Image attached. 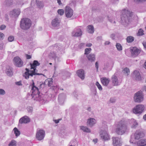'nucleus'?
<instances>
[{
  "instance_id": "obj_1",
  "label": "nucleus",
  "mask_w": 146,
  "mask_h": 146,
  "mask_svg": "<svg viewBox=\"0 0 146 146\" xmlns=\"http://www.w3.org/2000/svg\"><path fill=\"white\" fill-rule=\"evenodd\" d=\"M40 65V64L38 61L36 60H34L32 64H30L31 69H33V70H30L26 68L25 70L26 72H25L24 75L25 78L26 79H28L29 78V76H33V75H42L43 76H45V75L43 74L36 72V70L37 71V70L36 69V67L37 66H39Z\"/></svg>"
},
{
  "instance_id": "obj_2",
  "label": "nucleus",
  "mask_w": 146,
  "mask_h": 146,
  "mask_svg": "<svg viewBox=\"0 0 146 146\" xmlns=\"http://www.w3.org/2000/svg\"><path fill=\"white\" fill-rule=\"evenodd\" d=\"M131 10H123L120 22L125 26H127L129 23L130 17L133 15Z\"/></svg>"
},
{
  "instance_id": "obj_3",
  "label": "nucleus",
  "mask_w": 146,
  "mask_h": 146,
  "mask_svg": "<svg viewBox=\"0 0 146 146\" xmlns=\"http://www.w3.org/2000/svg\"><path fill=\"white\" fill-rule=\"evenodd\" d=\"M127 129L126 121L123 119L118 122L115 130V132L118 135H122L127 131Z\"/></svg>"
},
{
  "instance_id": "obj_4",
  "label": "nucleus",
  "mask_w": 146,
  "mask_h": 146,
  "mask_svg": "<svg viewBox=\"0 0 146 146\" xmlns=\"http://www.w3.org/2000/svg\"><path fill=\"white\" fill-rule=\"evenodd\" d=\"M33 82L31 90L32 91L31 95L34 100L36 101H41L43 100V95L40 93L39 91V89L35 85L33 80Z\"/></svg>"
},
{
  "instance_id": "obj_5",
  "label": "nucleus",
  "mask_w": 146,
  "mask_h": 146,
  "mask_svg": "<svg viewBox=\"0 0 146 146\" xmlns=\"http://www.w3.org/2000/svg\"><path fill=\"white\" fill-rule=\"evenodd\" d=\"M31 24V20L28 18L22 19L20 22V27L21 29L27 30L29 29Z\"/></svg>"
},
{
  "instance_id": "obj_6",
  "label": "nucleus",
  "mask_w": 146,
  "mask_h": 146,
  "mask_svg": "<svg viewBox=\"0 0 146 146\" xmlns=\"http://www.w3.org/2000/svg\"><path fill=\"white\" fill-rule=\"evenodd\" d=\"M144 95L143 92L140 90L136 92L133 96V101L136 103H140L143 100Z\"/></svg>"
},
{
  "instance_id": "obj_7",
  "label": "nucleus",
  "mask_w": 146,
  "mask_h": 146,
  "mask_svg": "<svg viewBox=\"0 0 146 146\" xmlns=\"http://www.w3.org/2000/svg\"><path fill=\"white\" fill-rule=\"evenodd\" d=\"M130 52L131 56L133 58L137 56L141 52L140 50L136 47H131L130 48Z\"/></svg>"
},
{
  "instance_id": "obj_8",
  "label": "nucleus",
  "mask_w": 146,
  "mask_h": 146,
  "mask_svg": "<svg viewBox=\"0 0 146 146\" xmlns=\"http://www.w3.org/2000/svg\"><path fill=\"white\" fill-rule=\"evenodd\" d=\"M145 107L142 104H139L136 106L133 110V113L137 114H141L144 110Z\"/></svg>"
},
{
  "instance_id": "obj_9",
  "label": "nucleus",
  "mask_w": 146,
  "mask_h": 146,
  "mask_svg": "<svg viewBox=\"0 0 146 146\" xmlns=\"http://www.w3.org/2000/svg\"><path fill=\"white\" fill-rule=\"evenodd\" d=\"M14 64L16 66L20 67L23 66V62L21 59L18 56L14 58L13 59Z\"/></svg>"
},
{
  "instance_id": "obj_10",
  "label": "nucleus",
  "mask_w": 146,
  "mask_h": 146,
  "mask_svg": "<svg viewBox=\"0 0 146 146\" xmlns=\"http://www.w3.org/2000/svg\"><path fill=\"white\" fill-rule=\"evenodd\" d=\"M45 131L42 129H40L37 131L36 137V139L39 141L42 140L45 136Z\"/></svg>"
},
{
  "instance_id": "obj_11",
  "label": "nucleus",
  "mask_w": 146,
  "mask_h": 146,
  "mask_svg": "<svg viewBox=\"0 0 146 146\" xmlns=\"http://www.w3.org/2000/svg\"><path fill=\"white\" fill-rule=\"evenodd\" d=\"M100 134L101 138L104 140L106 141L110 139V137L106 131L101 130Z\"/></svg>"
},
{
  "instance_id": "obj_12",
  "label": "nucleus",
  "mask_w": 146,
  "mask_h": 146,
  "mask_svg": "<svg viewBox=\"0 0 146 146\" xmlns=\"http://www.w3.org/2000/svg\"><path fill=\"white\" fill-rule=\"evenodd\" d=\"M111 80L114 86H117L120 84L121 82L118 79L115 74L113 75L111 78Z\"/></svg>"
},
{
  "instance_id": "obj_13",
  "label": "nucleus",
  "mask_w": 146,
  "mask_h": 146,
  "mask_svg": "<svg viewBox=\"0 0 146 146\" xmlns=\"http://www.w3.org/2000/svg\"><path fill=\"white\" fill-rule=\"evenodd\" d=\"M113 144L114 146H121L122 145V142L120 138L118 137H112Z\"/></svg>"
},
{
  "instance_id": "obj_14",
  "label": "nucleus",
  "mask_w": 146,
  "mask_h": 146,
  "mask_svg": "<svg viewBox=\"0 0 146 146\" xmlns=\"http://www.w3.org/2000/svg\"><path fill=\"white\" fill-rule=\"evenodd\" d=\"M82 32L80 29H74L72 32V36L73 37H78L81 36L82 35Z\"/></svg>"
},
{
  "instance_id": "obj_15",
  "label": "nucleus",
  "mask_w": 146,
  "mask_h": 146,
  "mask_svg": "<svg viewBox=\"0 0 146 146\" xmlns=\"http://www.w3.org/2000/svg\"><path fill=\"white\" fill-rule=\"evenodd\" d=\"M144 136V133L141 131H137L134 134L135 139H139L140 138L143 137Z\"/></svg>"
},
{
  "instance_id": "obj_16",
  "label": "nucleus",
  "mask_w": 146,
  "mask_h": 146,
  "mask_svg": "<svg viewBox=\"0 0 146 146\" xmlns=\"http://www.w3.org/2000/svg\"><path fill=\"white\" fill-rule=\"evenodd\" d=\"M20 13V11L19 10H13L10 12L9 15L12 17H17Z\"/></svg>"
},
{
  "instance_id": "obj_17",
  "label": "nucleus",
  "mask_w": 146,
  "mask_h": 146,
  "mask_svg": "<svg viewBox=\"0 0 146 146\" xmlns=\"http://www.w3.org/2000/svg\"><path fill=\"white\" fill-rule=\"evenodd\" d=\"M30 119L29 117L25 116L21 118L19 120V122L22 124L23 123H27L30 121Z\"/></svg>"
},
{
  "instance_id": "obj_18",
  "label": "nucleus",
  "mask_w": 146,
  "mask_h": 146,
  "mask_svg": "<svg viewBox=\"0 0 146 146\" xmlns=\"http://www.w3.org/2000/svg\"><path fill=\"white\" fill-rule=\"evenodd\" d=\"M133 77L137 80H140L141 79V77L139 71H134L133 75Z\"/></svg>"
},
{
  "instance_id": "obj_19",
  "label": "nucleus",
  "mask_w": 146,
  "mask_h": 146,
  "mask_svg": "<svg viewBox=\"0 0 146 146\" xmlns=\"http://www.w3.org/2000/svg\"><path fill=\"white\" fill-rule=\"evenodd\" d=\"M77 73L78 76L82 80H84L85 78L84 71L83 69H80L77 71Z\"/></svg>"
},
{
  "instance_id": "obj_20",
  "label": "nucleus",
  "mask_w": 146,
  "mask_h": 146,
  "mask_svg": "<svg viewBox=\"0 0 146 146\" xmlns=\"http://www.w3.org/2000/svg\"><path fill=\"white\" fill-rule=\"evenodd\" d=\"M66 95L64 93L60 94L58 96V100L60 104L63 103L66 98Z\"/></svg>"
},
{
  "instance_id": "obj_21",
  "label": "nucleus",
  "mask_w": 146,
  "mask_h": 146,
  "mask_svg": "<svg viewBox=\"0 0 146 146\" xmlns=\"http://www.w3.org/2000/svg\"><path fill=\"white\" fill-rule=\"evenodd\" d=\"M88 61L91 62H94L96 59L95 55L94 54L91 53L86 56Z\"/></svg>"
},
{
  "instance_id": "obj_22",
  "label": "nucleus",
  "mask_w": 146,
  "mask_h": 146,
  "mask_svg": "<svg viewBox=\"0 0 146 146\" xmlns=\"http://www.w3.org/2000/svg\"><path fill=\"white\" fill-rule=\"evenodd\" d=\"M6 72L7 75L9 76H11L13 75L12 68L9 66L6 67Z\"/></svg>"
},
{
  "instance_id": "obj_23",
  "label": "nucleus",
  "mask_w": 146,
  "mask_h": 146,
  "mask_svg": "<svg viewBox=\"0 0 146 146\" xmlns=\"http://www.w3.org/2000/svg\"><path fill=\"white\" fill-rule=\"evenodd\" d=\"M60 21L58 18H56L53 20L52 22V25L54 27L58 26L59 25Z\"/></svg>"
},
{
  "instance_id": "obj_24",
  "label": "nucleus",
  "mask_w": 146,
  "mask_h": 146,
  "mask_svg": "<svg viewBox=\"0 0 146 146\" xmlns=\"http://www.w3.org/2000/svg\"><path fill=\"white\" fill-rule=\"evenodd\" d=\"M95 119L92 118H90L88 120L87 125L90 126H92L96 123Z\"/></svg>"
},
{
  "instance_id": "obj_25",
  "label": "nucleus",
  "mask_w": 146,
  "mask_h": 146,
  "mask_svg": "<svg viewBox=\"0 0 146 146\" xmlns=\"http://www.w3.org/2000/svg\"><path fill=\"white\" fill-rule=\"evenodd\" d=\"M129 123L132 125L131 128H136L138 125V123L136 121V120L133 119H132L129 121Z\"/></svg>"
},
{
  "instance_id": "obj_26",
  "label": "nucleus",
  "mask_w": 146,
  "mask_h": 146,
  "mask_svg": "<svg viewBox=\"0 0 146 146\" xmlns=\"http://www.w3.org/2000/svg\"><path fill=\"white\" fill-rule=\"evenodd\" d=\"M101 81L102 84L105 86L108 85L110 82L109 79L106 77L102 78L101 79Z\"/></svg>"
},
{
  "instance_id": "obj_27",
  "label": "nucleus",
  "mask_w": 146,
  "mask_h": 146,
  "mask_svg": "<svg viewBox=\"0 0 146 146\" xmlns=\"http://www.w3.org/2000/svg\"><path fill=\"white\" fill-rule=\"evenodd\" d=\"M65 15L67 18L71 17L73 15V10H66Z\"/></svg>"
},
{
  "instance_id": "obj_28",
  "label": "nucleus",
  "mask_w": 146,
  "mask_h": 146,
  "mask_svg": "<svg viewBox=\"0 0 146 146\" xmlns=\"http://www.w3.org/2000/svg\"><path fill=\"white\" fill-rule=\"evenodd\" d=\"M139 146H144L146 145V139H142L140 140L137 143Z\"/></svg>"
},
{
  "instance_id": "obj_29",
  "label": "nucleus",
  "mask_w": 146,
  "mask_h": 146,
  "mask_svg": "<svg viewBox=\"0 0 146 146\" xmlns=\"http://www.w3.org/2000/svg\"><path fill=\"white\" fill-rule=\"evenodd\" d=\"M87 31L91 34L94 33V27L91 25H88L87 27Z\"/></svg>"
},
{
  "instance_id": "obj_30",
  "label": "nucleus",
  "mask_w": 146,
  "mask_h": 146,
  "mask_svg": "<svg viewBox=\"0 0 146 146\" xmlns=\"http://www.w3.org/2000/svg\"><path fill=\"white\" fill-rule=\"evenodd\" d=\"M80 129L85 132L89 133L91 131L90 129L87 128L86 127H84V126H80Z\"/></svg>"
},
{
  "instance_id": "obj_31",
  "label": "nucleus",
  "mask_w": 146,
  "mask_h": 146,
  "mask_svg": "<svg viewBox=\"0 0 146 146\" xmlns=\"http://www.w3.org/2000/svg\"><path fill=\"white\" fill-rule=\"evenodd\" d=\"M134 38L132 36H129L127 38V42L128 43L131 42L133 41Z\"/></svg>"
},
{
  "instance_id": "obj_32",
  "label": "nucleus",
  "mask_w": 146,
  "mask_h": 146,
  "mask_svg": "<svg viewBox=\"0 0 146 146\" xmlns=\"http://www.w3.org/2000/svg\"><path fill=\"white\" fill-rule=\"evenodd\" d=\"M49 56L50 58H51L54 60H55L57 57L56 55L54 52H50Z\"/></svg>"
},
{
  "instance_id": "obj_33",
  "label": "nucleus",
  "mask_w": 146,
  "mask_h": 146,
  "mask_svg": "<svg viewBox=\"0 0 146 146\" xmlns=\"http://www.w3.org/2000/svg\"><path fill=\"white\" fill-rule=\"evenodd\" d=\"M13 131H14V133L16 136L18 137L19 135L20 134V132L16 127L14 128Z\"/></svg>"
},
{
  "instance_id": "obj_34",
  "label": "nucleus",
  "mask_w": 146,
  "mask_h": 146,
  "mask_svg": "<svg viewBox=\"0 0 146 146\" xmlns=\"http://www.w3.org/2000/svg\"><path fill=\"white\" fill-rule=\"evenodd\" d=\"M9 146H16V142L14 140H12L9 143Z\"/></svg>"
},
{
  "instance_id": "obj_35",
  "label": "nucleus",
  "mask_w": 146,
  "mask_h": 146,
  "mask_svg": "<svg viewBox=\"0 0 146 146\" xmlns=\"http://www.w3.org/2000/svg\"><path fill=\"white\" fill-rule=\"evenodd\" d=\"M38 84L39 85V86H38L39 88V89L44 88L45 85V82L43 83L41 82H38Z\"/></svg>"
},
{
  "instance_id": "obj_36",
  "label": "nucleus",
  "mask_w": 146,
  "mask_h": 146,
  "mask_svg": "<svg viewBox=\"0 0 146 146\" xmlns=\"http://www.w3.org/2000/svg\"><path fill=\"white\" fill-rule=\"evenodd\" d=\"M116 46L118 50L120 51L122 50V47L121 44L119 43H117L116 44Z\"/></svg>"
},
{
  "instance_id": "obj_37",
  "label": "nucleus",
  "mask_w": 146,
  "mask_h": 146,
  "mask_svg": "<svg viewBox=\"0 0 146 146\" xmlns=\"http://www.w3.org/2000/svg\"><path fill=\"white\" fill-rule=\"evenodd\" d=\"M91 50V48H86L85 50V54H88L90 52Z\"/></svg>"
},
{
  "instance_id": "obj_38",
  "label": "nucleus",
  "mask_w": 146,
  "mask_h": 146,
  "mask_svg": "<svg viewBox=\"0 0 146 146\" xmlns=\"http://www.w3.org/2000/svg\"><path fill=\"white\" fill-rule=\"evenodd\" d=\"M143 30L141 29H139L138 31L137 34L138 35L141 36L144 34L143 33Z\"/></svg>"
},
{
  "instance_id": "obj_39",
  "label": "nucleus",
  "mask_w": 146,
  "mask_h": 146,
  "mask_svg": "<svg viewBox=\"0 0 146 146\" xmlns=\"http://www.w3.org/2000/svg\"><path fill=\"white\" fill-rule=\"evenodd\" d=\"M123 71L124 73L127 74V76L128 75V73L129 72V70L128 68H125L123 69Z\"/></svg>"
},
{
  "instance_id": "obj_40",
  "label": "nucleus",
  "mask_w": 146,
  "mask_h": 146,
  "mask_svg": "<svg viewBox=\"0 0 146 146\" xmlns=\"http://www.w3.org/2000/svg\"><path fill=\"white\" fill-rule=\"evenodd\" d=\"M96 84L100 90H102V88L101 86L99 84L98 82H96Z\"/></svg>"
},
{
  "instance_id": "obj_41",
  "label": "nucleus",
  "mask_w": 146,
  "mask_h": 146,
  "mask_svg": "<svg viewBox=\"0 0 146 146\" xmlns=\"http://www.w3.org/2000/svg\"><path fill=\"white\" fill-rule=\"evenodd\" d=\"M52 80V78H51L49 80H48V85L49 86H52V84L53 83V81Z\"/></svg>"
},
{
  "instance_id": "obj_42",
  "label": "nucleus",
  "mask_w": 146,
  "mask_h": 146,
  "mask_svg": "<svg viewBox=\"0 0 146 146\" xmlns=\"http://www.w3.org/2000/svg\"><path fill=\"white\" fill-rule=\"evenodd\" d=\"M58 13L59 14H60L61 15H63L64 13V10H58Z\"/></svg>"
},
{
  "instance_id": "obj_43",
  "label": "nucleus",
  "mask_w": 146,
  "mask_h": 146,
  "mask_svg": "<svg viewBox=\"0 0 146 146\" xmlns=\"http://www.w3.org/2000/svg\"><path fill=\"white\" fill-rule=\"evenodd\" d=\"M5 94V91L3 89H0V95H3Z\"/></svg>"
},
{
  "instance_id": "obj_44",
  "label": "nucleus",
  "mask_w": 146,
  "mask_h": 146,
  "mask_svg": "<svg viewBox=\"0 0 146 146\" xmlns=\"http://www.w3.org/2000/svg\"><path fill=\"white\" fill-rule=\"evenodd\" d=\"M14 37L12 36H10L8 38V40L9 42H12L14 40Z\"/></svg>"
},
{
  "instance_id": "obj_45",
  "label": "nucleus",
  "mask_w": 146,
  "mask_h": 146,
  "mask_svg": "<svg viewBox=\"0 0 146 146\" xmlns=\"http://www.w3.org/2000/svg\"><path fill=\"white\" fill-rule=\"evenodd\" d=\"M27 109L28 112L29 113H31L33 111V108L31 107H28Z\"/></svg>"
},
{
  "instance_id": "obj_46",
  "label": "nucleus",
  "mask_w": 146,
  "mask_h": 146,
  "mask_svg": "<svg viewBox=\"0 0 146 146\" xmlns=\"http://www.w3.org/2000/svg\"><path fill=\"white\" fill-rule=\"evenodd\" d=\"M95 67L96 68V70L97 72L98 71V62H96L95 64Z\"/></svg>"
},
{
  "instance_id": "obj_47",
  "label": "nucleus",
  "mask_w": 146,
  "mask_h": 146,
  "mask_svg": "<svg viewBox=\"0 0 146 146\" xmlns=\"http://www.w3.org/2000/svg\"><path fill=\"white\" fill-rule=\"evenodd\" d=\"M65 74L67 77H69L71 75L70 73L68 72H65Z\"/></svg>"
},
{
  "instance_id": "obj_48",
  "label": "nucleus",
  "mask_w": 146,
  "mask_h": 146,
  "mask_svg": "<svg viewBox=\"0 0 146 146\" xmlns=\"http://www.w3.org/2000/svg\"><path fill=\"white\" fill-rule=\"evenodd\" d=\"M4 36V35L2 33H0V40H2L3 39V37Z\"/></svg>"
},
{
  "instance_id": "obj_49",
  "label": "nucleus",
  "mask_w": 146,
  "mask_h": 146,
  "mask_svg": "<svg viewBox=\"0 0 146 146\" xmlns=\"http://www.w3.org/2000/svg\"><path fill=\"white\" fill-rule=\"evenodd\" d=\"M6 27V26L4 25H2L0 27V29L1 30L4 29Z\"/></svg>"
},
{
  "instance_id": "obj_50",
  "label": "nucleus",
  "mask_w": 146,
  "mask_h": 146,
  "mask_svg": "<svg viewBox=\"0 0 146 146\" xmlns=\"http://www.w3.org/2000/svg\"><path fill=\"white\" fill-rule=\"evenodd\" d=\"M115 35L114 34H111V38H112L113 39H115Z\"/></svg>"
},
{
  "instance_id": "obj_51",
  "label": "nucleus",
  "mask_w": 146,
  "mask_h": 146,
  "mask_svg": "<svg viewBox=\"0 0 146 146\" xmlns=\"http://www.w3.org/2000/svg\"><path fill=\"white\" fill-rule=\"evenodd\" d=\"M26 56L27 58V59H30L31 58V56L27 54L26 55Z\"/></svg>"
},
{
  "instance_id": "obj_52",
  "label": "nucleus",
  "mask_w": 146,
  "mask_h": 146,
  "mask_svg": "<svg viewBox=\"0 0 146 146\" xmlns=\"http://www.w3.org/2000/svg\"><path fill=\"white\" fill-rule=\"evenodd\" d=\"M110 102L113 103L115 102V100L114 99L111 98L110 99Z\"/></svg>"
},
{
  "instance_id": "obj_53",
  "label": "nucleus",
  "mask_w": 146,
  "mask_h": 146,
  "mask_svg": "<svg viewBox=\"0 0 146 146\" xmlns=\"http://www.w3.org/2000/svg\"><path fill=\"white\" fill-rule=\"evenodd\" d=\"M92 45V44L90 43H87L86 44V46L88 47H90Z\"/></svg>"
},
{
  "instance_id": "obj_54",
  "label": "nucleus",
  "mask_w": 146,
  "mask_h": 146,
  "mask_svg": "<svg viewBox=\"0 0 146 146\" xmlns=\"http://www.w3.org/2000/svg\"><path fill=\"white\" fill-rule=\"evenodd\" d=\"M16 84L18 85H22V84L20 82H16Z\"/></svg>"
},
{
  "instance_id": "obj_55",
  "label": "nucleus",
  "mask_w": 146,
  "mask_h": 146,
  "mask_svg": "<svg viewBox=\"0 0 146 146\" xmlns=\"http://www.w3.org/2000/svg\"><path fill=\"white\" fill-rule=\"evenodd\" d=\"M102 39V36H98L97 38V40H101Z\"/></svg>"
},
{
  "instance_id": "obj_56",
  "label": "nucleus",
  "mask_w": 146,
  "mask_h": 146,
  "mask_svg": "<svg viewBox=\"0 0 146 146\" xmlns=\"http://www.w3.org/2000/svg\"><path fill=\"white\" fill-rule=\"evenodd\" d=\"M60 119L54 120V121L56 123H58L59 122Z\"/></svg>"
},
{
  "instance_id": "obj_57",
  "label": "nucleus",
  "mask_w": 146,
  "mask_h": 146,
  "mask_svg": "<svg viewBox=\"0 0 146 146\" xmlns=\"http://www.w3.org/2000/svg\"><path fill=\"white\" fill-rule=\"evenodd\" d=\"M135 1L137 2H142L145 1L146 0H135Z\"/></svg>"
},
{
  "instance_id": "obj_58",
  "label": "nucleus",
  "mask_w": 146,
  "mask_h": 146,
  "mask_svg": "<svg viewBox=\"0 0 146 146\" xmlns=\"http://www.w3.org/2000/svg\"><path fill=\"white\" fill-rule=\"evenodd\" d=\"M133 137V135L131 136V140L130 141V143H133V142L132 141V139H133L132 137Z\"/></svg>"
},
{
  "instance_id": "obj_59",
  "label": "nucleus",
  "mask_w": 146,
  "mask_h": 146,
  "mask_svg": "<svg viewBox=\"0 0 146 146\" xmlns=\"http://www.w3.org/2000/svg\"><path fill=\"white\" fill-rule=\"evenodd\" d=\"M57 2L59 5H62V3H61V0H57Z\"/></svg>"
},
{
  "instance_id": "obj_60",
  "label": "nucleus",
  "mask_w": 146,
  "mask_h": 146,
  "mask_svg": "<svg viewBox=\"0 0 146 146\" xmlns=\"http://www.w3.org/2000/svg\"><path fill=\"white\" fill-rule=\"evenodd\" d=\"M97 140H98V139H94L93 140V142H94V143H96L97 142Z\"/></svg>"
},
{
  "instance_id": "obj_61",
  "label": "nucleus",
  "mask_w": 146,
  "mask_h": 146,
  "mask_svg": "<svg viewBox=\"0 0 146 146\" xmlns=\"http://www.w3.org/2000/svg\"><path fill=\"white\" fill-rule=\"evenodd\" d=\"M84 43H81L79 45V46L80 47V48H81L84 45Z\"/></svg>"
},
{
  "instance_id": "obj_62",
  "label": "nucleus",
  "mask_w": 146,
  "mask_h": 146,
  "mask_svg": "<svg viewBox=\"0 0 146 146\" xmlns=\"http://www.w3.org/2000/svg\"><path fill=\"white\" fill-rule=\"evenodd\" d=\"M108 20H109V21L111 23H112V22L113 21V19H112L110 18H109Z\"/></svg>"
},
{
  "instance_id": "obj_63",
  "label": "nucleus",
  "mask_w": 146,
  "mask_h": 146,
  "mask_svg": "<svg viewBox=\"0 0 146 146\" xmlns=\"http://www.w3.org/2000/svg\"><path fill=\"white\" fill-rule=\"evenodd\" d=\"M5 17L7 20L9 19L8 16L7 14H6L5 15Z\"/></svg>"
},
{
  "instance_id": "obj_64",
  "label": "nucleus",
  "mask_w": 146,
  "mask_h": 146,
  "mask_svg": "<svg viewBox=\"0 0 146 146\" xmlns=\"http://www.w3.org/2000/svg\"><path fill=\"white\" fill-rule=\"evenodd\" d=\"M143 119L146 120V114L145 115L143 116Z\"/></svg>"
}]
</instances>
